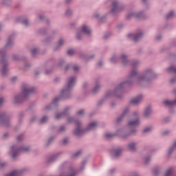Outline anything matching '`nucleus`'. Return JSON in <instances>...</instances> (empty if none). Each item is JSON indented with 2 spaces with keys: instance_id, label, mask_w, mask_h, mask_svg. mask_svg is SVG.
<instances>
[{
  "instance_id": "45",
  "label": "nucleus",
  "mask_w": 176,
  "mask_h": 176,
  "mask_svg": "<svg viewBox=\"0 0 176 176\" xmlns=\"http://www.w3.org/2000/svg\"><path fill=\"white\" fill-rule=\"evenodd\" d=\"M124 82H122L120 85L119 87H122V85L124 84Z\"/></svg>"
},
{
  "instance_id": "28",
  "label": "nucleus",
  "mask_w": 176,
  "mask_h": 176,
  "mask_svg": "<svg viewBox=\"0 0 176 176\" xmlns=\"http://www.w3.org/2000/svg\"><path fill=\"white\" fill-rule=\"evenodd\" d=\"M99 89H100V85H96L94 88V90H93L94 93H97V91H98Z\"/></svg>"
},
{
  "instance_id": "41",
  "label": "nucleus",
  "mask_w": 176,
  "mask_h": 176,
  "mask_svg": "<svg viewBox=\"0 0 176 176\" xmlns=\"http://www.w3.org/2000/svg\"><path fill=\"white\" fill-rule=\"evenodd\" d=\"M60 99V98H56L54 101V102H57V101Z\"/></svg>"
},
{
  "instance_id": "52",
  "label": "nucleus",
  "mask_w": 176,
  "mask_h": 176,
  "mask_svg": "<svg viewBox=\"0 0 176 176\" xmlns=\"http://www.w3.org/2000/svg\"><path fill=\"white\" fill-rule=\"evenodd\" d=\"M111 61H113V58H111Z\"/></svg>"
},
{
  "instance_id": "35",
  "label": "nucleus",
  "mask_w": 176,
  "mask_h": 176,
  "mask_svg": "<svg viewBox=\"0 0 176 176\" xmlns=\"http://www.w3.org/2000/svg\"><path fill=\"white\" fill-rule=\"evenodd\" d=\"M23 24H24V25H28V20L27 19L23 20Z\"/></svg>"
},
{
  "instance_id": "42",
  "label": "nucleus",
  "mask_w": 176,
  "mask_h": 176,
  "mask_svg": "<svg viewBox=\"0 0 176 176\" xmlns=\"http://www.w3.org/2000/svg\"><path fill=\"white\" fill-rule=\"evenodd\" d=\"M98 65L99 67H101V65H102V62H99V63H98Z\"/></svg>"
},
{
  "instance_id": "32",
  "label": "nucleus",
  "mask_w": 176,
  "mask_h": 176,
  "mask_svg": "<svg viewBox=\"0 0 176 176\" xmlns=\"http://www.w3.org/2000/svg\"><path fill=\"white\" fill-rule=\"evenodd\" d=\"M80 153H82V152L80 151H78L77 153H76L74 155L73 157H78V156H79V155H80Z\"/></svg>"
},
{
  "instance_id": "38",
  "label": "nucleus",
  "mask_w": 176,
  "mask_h": 176,
  "mask_svg": "<svg viewBox=\"0 0 176 176\" xmlns=\"http://www.w3.org/2000/svg\"><path fill=\"white\" fill-rule=\"evenodd\" d=\"M65 130V127L64 126H60V131H64Z\"/></svg>"
},
{
  "instance_id": "19",
  "label": "nucleus",
  "mask_w": 176,
  "mask_h": 176,
  "mask_svg": "<svg viewBox=\"0 0 176 176\" xmlns=\"http://www.w3.org/2000/svg\"><path fill=\"white\" fill-rule=\"evenodd\" d=\"M14 100H15V102H20V101H21V96L19 95V96H15Z\"/></svg>"
},
{
  "instance_id": "54",
  "label": "nucleus",
  "mask_w": 176,
  "mask_h": 176,
  "mask_svg": "<svg viewBox=\"0 0 176 176\" xmlns=\"http://www.w3.org/2000/svg\"><path fill=\"white\" fill-rule=\"evenodd\" d=\"M66 69H68V67H66Z\"/></svg>"
},
{
  "instance_id": "21",
  "label": "nucleus",
  "mask_w": 176,
  "mask_h": 176,
  "mask_svg": "<svg viewBox=\"0 0 176 176\" xmlns=\"http://www.w3.org/2000/svg\"><path fill=\"white\" fill-rule=\"evenodd\" d=\"M6 120V116L5 114L0 116V122H2L3 121Z\"/></svg>"
},
{
  "instance_id": "56",
  "label": "nucleus",
  "mask_w": 176,
  "mask_h": 176,
  "mask_svg": "<svg viewBox=\"0 0 176 176\" xmlns=\"http://www.w3.org/2000/svg\"><path fill=\"white\" fill-rule=\"evenodd\" d=\"M104 38H107V36H104Z\"/></svg>"
},
{
  "instance_id": "53",
  "label": "nucleus",
  "mask_w": 176,
  "mask_h": 176,
  "mask_svg": "<svg viewBox=\"0 0 176 176\" xmlns=\"http://www.w3.org/2000/svg\"><path fill=\"white\" fill-rule=\"evenodd\" d=\"M40 19H43L42 16H40Z\"/></svg>"
},
{
  "instance_id": "55",
  "label": "nucleus",
  "mask_w": 176,
  "mask_h": 176,
  "mask_svg": "<svg viewBox=\"0 0 176 176\" xmlns=\"http://www.w3.org/2000/svg\"><path fill=\"white\" fill-rule=\"evenodd\" d=\"M143 1V2H145V0H142Z\"/></svg>"
},
{
  "instance_id": "31",
  "label": "nucleus",
  "mask_w": 176,
  "mask_h": 176,
  "mask_svg": "<svg viewBox=\"0 0 176 176\" xmlns=\"http://www.w3.org/2000/svg\"><path fill=\"white\" fill-rule=\"evenodd\" d=\"M83 113H85V111L83 110H80L77 112V115L78 116L83 115Z\"/></svg>"
},
{
  "instance_id": "1",
  "label": "nucleus",
  "mask_w": 176,
  "mask_h": 176,
  "mask_svg": "<svg viewBox=\"0 0 176 176\" xmlns=\"http://www.w3.org/2000/svg\"><path fill=\"white\" fill-rule=\"evenodd\" d=\"M140 124V120L138 119V114L137 113H134L132 115V120L129 121L128 123L129 127L133 129V127H137Z\"/></svg>"
},
{
  "instance_id": "48",
  "label": "nucleus",
  "mask_w": 176,
  "mask_h": 176,
  "mask_svg": "<svg viewBox=\"0 0 176 176\" xmlns=\"http://www.w3.org/2000/svg\"><path fill=\"white\" fill-rule=\"evenodd\" d=\"M167 133H168V132H164V135H166V134H167Z\"/></svg>"
},
{
  "instance_id": "20",
  "label": "nucleus",
  "mask_w": 176,
  "mask_h": 176,
  "mask_svg": "<svg viewBox=\"0 0 176 176\" xmlns=\"http://www.w3.org/2000/svg\"><path fill=\"white\" fill-rule=\"evenodd\" d=\"M64 116H65V113L58 114L56 116V119H61V118H64Z\"/></svg>"
},
{
  "instance_id": "5",
  "label": "nucleus",
  "mask_w": 176,
  "mask_h": 176,
  "mask_svg": "<svg viewBox=\"0 0 176 176\" xmlns=\"http://www.w3.org/2000/svg\"><path fill=\"white\" fill-rule=\"evenodd\" d=\"M34 91H35V89L30 88L28 87V85H25L23 87V91H22L23 97L25 98V97H28V96H30L31 93H34Z\"/></svg>"
},
{
  "instance_id": "47",
  "label": "nucleus",
  "mask_w": 176,
  "mask_h": 176,
  "mask_svg": "<svg viewBox=\"0 0 176 176\" xmlns=\"http://www.w3.org/2000/svg\"><path fill=\"white\" fill-rule=\"evenodd\" d=\"M170 82H171V83H174V80H170Z\"/></svg>"
},
{
  "instance_id": "43",
  "label": "nucleus",
  "mask_w": 176,
  "mask_h": 176,
  "mask_svg": "<svg viewBox=\"0 0 176 176\" xmlns=\"http://www.w3.org/2000/svg\"><path fill=\"white\" fill-rule=\"evenodd\" d=\"M12 82H14V80H16V77L12 78Z\"/></svg>"
},
{
  "instance_id": "23",
  "label": "nucleus",
  "mask_w": 176,
  "mask_h": 176,
  "mask_svg": "<svg viewBox=\"0 0 176 176\" xmlns=\"http://www.w3.org/2000/svg\"><path fill=\"white\" fill-rule=\"evenodd\" d=\"M115 135L113 134H111V133H106L105 134V138H107V140L109 139V138H112V137H113Z\"/></svg>"
},
{
  "instance_id": "4",
  "label": "nucleus",
  "mask_w": 176,
  "mask_h": 176,
  "mask_svg": "<svg viewBox=\"0 0 176 176\" xmlns=\"http://www.w3.org/2000/svg\"><path fill=\"white\" fill-rule=\"evenodd\" d=\"M28 151H30V148L21 147L19 148H16V146H12L11 147V152L13 153L12 157L14 159V157H16V156H17V153H19V152H21V151L28 152Z\"/></svg>"
},
{
  "instance_id": "50",
  "label": "nucleus",
  "mask_w": 176,
  "mask_h": 176,
  "mask_svg": "<svg viewBox=\"0 0 176 176\" xmlns=\"http://www.w3.org/2000/svg\"><path fill=\"white\" fill-rule=\"evenodd\" d=\"M174 146H176V142H175V144H174Z\"/></svg>"
},
{
  "instance_id": "25",
  "label": "nucleus",
  "mask_w": 176,
  "mask_h": 176,
  "mask_svg": "<svg viewBox=\"0 0 176 176\" xmlns=\"http://www.w3.org/2000/svg\"><path fill=\"white\" fill-rule=\"evenodd\" d=\"M46 122H47V117H43L41 120L40 123H45Z\"/></svg>"
},
{
  "instance_id": "34",
  "label": "nucleus",
  "mask_w": 176,
  "mask_h": 176,
  "mask_svg": "<svg viewBox=\"0 0 176 176\" xmlns=\"http://www.w3.org/2000/svg\"><path fill=\"white\" fill-rule=\"evenodd\" d=\"M3 102H5V99H3V98H0V107L1 105H3Z\"/></svg>"
},
{
  "instance_id": "11",
  "label": "nucleus",
  "mask_w": 176,
  "mask_h": 176,
  "mask_svg": "<svg viewBox=\"0 0 176 176\" xmlns=\"http://www.w3.org/2000/svg\"><path fill=\"white\" fill-rule=\"evenodd\" d=\"M21 172L19 170L13 171L12 173L6 175L5 176H21Z\"/></svg>"
},
{
  "instance_id": "44",
  "label": "nucleus",
  "mask_w": 176,
  "mask_h": 176,
  "mask_svg": "<svg viewBox=\"0 0 176 176\" xmlns=\"http://www.w3.org/2000/svg\"><path fill=\"white\" fill-rule=\"evenodd\" d=\"M6 137H8V134H4V138H6Z\"/></svg>"
},
{
  "instance_id": "12",
  "label": "nucleus",
  "mask_w": 176,
  "mask_h": 176,
  "mask_svg": "<svg viewBox=\"0 0 176 176\" xmlns=\"http://www.w3.org/2000/svg\"><path fill=\"white\" fill-rule=\"evenodd\" d=\"M146 76H150V78H153V74H152V72L151 70L147 71L144 77H142L141 79H145V78H146Z\"/></svg>"
},
{
  "instance_id": "2",
  "label": "nucleus",
  "mask_w": 176,
  "mask_h": 176,
  "mask_svg": "<svg viewBox=\"0 0 176 176\" xmlns=\"http://www.w3.org/2000/svg\"><path fill=\"white\" fill-rule=\"evenodd\" d=\"M75 80H76L75 77H72L69 79L68 82H67V86L61 92L62 95L68 94V93H69V90H71V89H72V87H74Z\"/></svg>"
},
{
  "instance_id": "36",
  "label": "nucleus",
  "mask_w": 176,
  "mask_h": 176,
  "mask_svg": "<svg viewBox=\"0 0 176 176\" xmlns=\"http://www.w3.org/2000/svg\"><path fill=\"white\" fill-rule=\"evenodd\" d=\"M63 43H64V40L60 39L58 41V46H61V45H63Z\"/></svg>"
},
{
  "instance_id": "30",
  "label": "nucleus",
  "mask_w": 176,
  "mask_h": 176,
  "mask_svg": "<svg viewBox=\"0 0 176 176\" xmlns=\"http://www.w3.org/2000/svg\"><path fill=\"white\" fill-rule=\"evenodd\" d=\"M74 50H69L67 51V54H69V56H72V54H74Z\"/></svg>"
},
{
  "instance_id": "16",
  "label": "nucleus",
  "mask_w": 176,
  "mask_h": 176,
  "mask_svg": "<svg viewBox=\"0 0 176 176\" xmlns=\"http://www.w3.org/2000/svg\"><path fill=\"white\" fill-rule=\"evenodd\" d=\"M168 72H175L176 74V67L175 66H170L168 69Z\"/></svg>"
},
{
  "instance_id": "14",
  "label": "nucleus",
  "mask_w": 176,
  "mask_h": 176,
  "mask_svg": "<svg viewBox=\"0 0 176 176\" xmlns=\"http://www.w3.org/2000/svg\"><path fill=\"white\" fill-rule=\"evenodd\" d=\"M127 112H129V109H126L124 111L122 115L121 116V118L117 119L118 122H120V120H122V118H124V116H126V115H127Z\"/></svg>"
},
{
  "instance_id": "49",
  "label": "nucleus",
  "mask_w": 176,
  "mask_h": 176,
  "mask_svg": "<svg viewBox=\"0 0 176 176\" xmlns=\"http://www.w3.org/2000/svg\"><path fill=\"white\" fill-rule=\"evenodd\" d=\"M149 160V158H148L147 160H146V163H148V161Z\"/></svg>"
},
{
  "instance_id": "22",
  "label": "nucleus",
  "mask_w": 176,
  "mask_h": 176,
  "mask_svg": "<svg viewBox=\"0 0 176 176\" xmlns=\"http://www.w3.org/2000/svg\"><path fill=\"white\" fill-rule=\"evenodd\" d=\"M6 72H8V68L6 67V66H3L2 69L3 75H6Z\"/></svg>"
},
{
  "instance_id": "10",
  "label": "nucleus",
  "mask_w": 176,
  "mask_h": 176,
  "mask_svg": "<svg viewBox=\"0 0 176 176\" xmlns=\"http://www.w3.org/2000/svg\"><path fill=\"white\" fill-rule=\"evenodd\" d=\"M96 127H97V122H91L87 128V131H89V130H94Z\"/></svg>"
},
{
  "instance_id": "18",
  "label": "nucleus",
  "mask_w": 176,
  "mask_h": 176,
  "mask_svg": "<svg viewBox=\"0 0 176 176\" xmlns=\"http://www.w3.org/2000/svg\"><path fill=\"white\" fill-rule=\"evenodd\" d=\"M172 173H173V169L169 168L166 171L164 176H170V175H171Z\"/></svg>"
},
{
  "instance_id": "27",
  "label": "nucleus",
  "mask_w": 176,
  "mask_h": 176,
  "mask_svg": "<svg viewBox=\"0 0 176 176\" xmlns=\"http://www.w3.org/2000/svg\"><path fill=\"white\" fill-rule=\"evenodd\" d=\"M121 59L123 61V64H124L126 63V55H124V54L122 55L121 56Z\"/></svg>"
},
{
  "instance_id": "7",
  "label": "nucleus",
  "mask_w": 176,
  "mask_h": 176,
  "mask_svg": "<svg viewBox=\"0 0 176 176\" xmlns=\"http://www.w3.org/2000/svg\"><path fill=\"white\" fill-rule=\"evenodd\" d=\"M142 36V33L138 34H128V38H132L133 41L138 42V41Z\"/></svg>"
},
{
  "instance_id": "29",
  "label": "nucleus",
  "mask_w": 176,
  "mask_h": 176,
  "mask_svg": "<svg viewBox=\"0 0 176 176\" xmlns=\"http://www.w3.org/2000/svg\"><path fill=\"white\" fill-rule=\"evenodd\" d=\"M151 130H152L151 127H147V128L144 129V133H149V131H151Z\"/></svg>"
},
{
  "instance_id": "46",
  "label": "nucleus",
  "mask_w": 176,
  "mask_h": 176,
  "mask_svg": "<svg viewBox=\"0 0 176 176\" xmlns=\"http://www.w3.org/2000/svg\"><path fill=\"white\" fill-rule=\"evenodd\" d=\"M63 142H64V144H67V140H65L63 141Z\"/></svg>"
},
{
  "instance_id": "13",
  "label": "nucleus",
  "mask_w": 176,
  "mask_h": 176,
  "mask_svg": "<svg viewBox=\"0 0 176 176\" xmlns=\"http://www.w3.org/2000/svg\"><path fill=\"white\" fill-rule=\"evenodd\" d=\"M122 153V149L115 150L113 152V156L114 157H118V156H120Z\"/></svg>"
},
{
  "instance_id": "8",
  "label": "nucleus",
  "mask_w": 176,
  "mask_h": 176,
  "mask_svg": "<svg viewBox=\"0 0 176 176\" xmlns=\"http://www.w3.org/2000/svg\"><path fill=\"white\" fill-rule=\"evenodd\" d=\"M141 100H142V96H139L131 100V104L137 105V104H140V102H141Z\"/></svg>"
},
{
  "instance_id": "24",
  "label": "nucleus",
  "mask_w": 176,
  "mask_h": 176,
  "mask_svg": "<svg viewBox=\"0 0 176 176\" xmlns=\"http://www.w3.org/2000/svg\"><path fill=\"white\" fill-rule=\"evenodd\" d=\"M137 75V70H133L131 73V78H134Z\"/></svg>"
},
{
  "instance_id": "3",
  "label": "nucleus",
  "mask_w": 176,
  "mask_h": 176,
  "mask_svg": "<svg viewBox=\"0 0 176 176\" xmlns=\"http://www.w3.org/2000/svg\"><path fill=\"white\" fill-rule=\"evenodd\" d=\"M68 122L69 123H72V122H75L77 126V129L74 131V134H76V135H80V134L83 133L84 131L80 129V122H79V121H74L73 118H69L68 119Z\"/></svg>"
},
{
  "instance_id": "51",
  "label": "nucleus",
  "mask_w": 176,
  "mask_h": 176,
  "mask_svg": "<svg viewBox=\"0 0 176 176\" xmlns=\"http://www.w3.org/2000/svg\"><path fill=\"white\" fill-rule=\"evenodd\" d=\"M68 12H69V11H67V12H66V14H68Z\"/></svg>"
},
{
  "instance_id": "37",
  "label": "nucleus",
  "mask_w": 176,
  "mask_h": 176,
  "mask_svg": "<svg viewBox=\"0 0 176 176\" xmlns=\"http://www.w3.org/2000/svg\"><path fill=\"white\" fill-rule=\"evenodd\" d=\"M23 138V135H21L17 137V141H21Z\"/></svg>"
},
{
  "instance_id": "33",
  "label": "nucleus",
  "mask_w": 176,
  "mask_h": 176,
  "mask_svg": "<svg viewBox=\"0 0 176 176\" xmlns=\"http://www.w3.org/2000/svg\"><path fill=\"white\" fill-rule=\"evenodd\" d=\"M32 55L35 56V54H36V53H38V50L37 49H34L32 51Z\"/></svg>"
},
{
  "instance_id": "26",
  "label": "nucleus",
  "mask_w": 176,
  "mask_h": 176,
  "mask_svg": "<svg viewBox=\"0 0 176 176\" xmlns=\"http://www.w3.org/2000/svg\"><path fill=\"white\" fill-rule=\"evenodd\" d=\"M173 16H174V12H169V14L166 16V19H171V17H173Z\"/></svg>"
},
{
  "instance_id": "17",
  "label": "nucleus",
  "mask_w": 176,
  "mask_h": 176,
  "mask_svg": "<svg viewBox=\"0 0 176 176\" xmlns=\"http://www.w3.org/2000/svg\"><path fill=\"white\" fill-rule=\"evenodd\" d=\"M149 115H151V108L148 107L145 110L144 116L148 117Z\"/></svg>"
},
{
  "instance_id": "39",
  "label": "nucleus",
  "mask_w": 176,
  "mask_h": 176,
  "mask_svg": "<svg viewBox=\"0 0 176 176\" xmlns=\"http://www.w3.org/2000/svg\"><path fill=\"white\" fill-rule=\"evenodd\" d=\"M74 69L75 70V71H78V69H79V67H78V66H74Z\"/></svg>"
},
{
  "instance_id": "9",
  "label": "nucleus",
  "mask_w": 176,
  "mask_h": 176,
  "mask_svg": "<svg viewBox=\"0 0 176 176\" xmlns=\"http://www.w3.org/2000/svg\"><path fill=\"white\" fill-rule=\"evenodd\" d=\"M119 10H120V8H119V7L118 6V2L116 1L113 2L111 13L119 12Z\"/></svg>"
},
{
  "instance_id": "15",
  "label": "nucleus",
  "mask_w": 176,
  "mask_h": 176,
  "mask_svg": "<svg viewBox=\"0 0 176 176\" xmlns=\"http://www.w3.org/2000/svg\"><path fill=\"white\" fill-rule=\"evenodd\" d=\"M128 147H129V149H130V151L135 150V144L134 143H130Z\"/></svg>"
},
{
  "instance_id": "6",
  "label": "nucleus",
  "mask_w": 176,
  "mask_h": 176,
  "mask_svg": "<svg viewBox=\"0 0 176 176\" xmlns=\"http://www.w3.org/2000/svg\"><path fill=\"white\" fill-rule=\"evenodd\" d=\"M82 32L84 34H86L87 35H89V34L91 32V30H90V28L86 25H82L81 28V32H78L77 34V39H80V35H82Z\"/></svg>"
},
{
  "instance_id": "40",
  "label": "nucleus",
  "mask_w": 176,
  "mask_h": 176,
  "mask_svg": "<svg viewBox=\"0 0 176 176\" xmlns=\"http://www.w3.org/2000/svg\"><path fill=\"white\" fill-rule=\"evenodd\" d=\"M10 43H12V41H10V39H9V41H8L6 46H9V45H10Z\"/></svg>"
}]
</instances>
